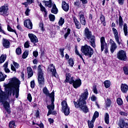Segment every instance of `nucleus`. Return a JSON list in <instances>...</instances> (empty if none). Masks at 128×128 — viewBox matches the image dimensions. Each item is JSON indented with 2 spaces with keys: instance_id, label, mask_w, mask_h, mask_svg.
Returning <instances> with one entry per match:
<instances>
[{
  "instance_id": "412c9836",
  "label": "nucleus",
  "mask_w": 128,
  "mask_h": 128,
  "mask_svg": "<svg viewBox=\"0 0 128 128\" xmlns=\"http://www.w3.org/2000/svg\"><path fill=\"white\" fill-rule=\"evenodd\" d=\"M2 46L5 48H10V42L6 39L3 38Z\"/></svg>"
},
{
  "instance_id": "9d476101",
  "label": "nucleus",
  "mask_w": 128,
  "mask_h": 128,
  "mask_svg": "<svg viewBox=\"0 0 128 128\" xmlns=\"http://www.w3.org/2000/svg\"><path fill=\"white\" fill-rule=\"evenodd\" d=\"M48 72H52V75L53 76L56 78L58 76V73H56V66H54V64H50L48 68Z\"/></svg>"
},
{
  "instance_id": "0e129e2a",
  "label": "nucleus",
  "mask_w": 128,
  "mask_h": 128,
  "mask_svg": "<svg viewBox=\"0 0 128 128\" xmlns=\"http://www.w3.org/2000/svg\"><path fill=\"white\" fill-rule=\"evenodd\" d=\"M28 100L30 102H32V95L30 94H28V97H27Z\"/></svg>"
},
{
  "instance_id": "864d4df0",
  "label": "nucleus",
  "mask_w": 128,
  "mask_h": 128,
  "mask_svg": "<svg viewBox=\"0 0 128 128\" xmlns=\"http://www.w3.org/2000/svg\"><path fill=\"white\" fill-rule=\"evenodd\" d=\"M39 28H40L42 32H44V23L42 22H40Z\"/></svg>"
},
{
  "instance_id": "4d7b16f0",
  "label": "nucleus",
  "mask_w": 128,
  "mask_h": 128,
  "mask_svg": "<svg viewBox=\"0 0 128 128\" xmlns=\"http://www.w3.org/2000/svg\"><path fill=\"white\" fill-rule=\"evenodd\" d=\"M24 48H30V42L27 41L26 42L24 43Z\"/></svg>"
},
{
  "instance_id": "c03bdc74",
  "label": "nucleus",
  "mask_w": 128,
  "mask_h": 128,
  "mask_svg": "<svg viewBox=\"0 0 128 128\" xmlns=\"http://www.w3.org/2000/svg\"><path fill=\"white\" fill-rule=\"evenodd\" d=\"M49 18L50 22H54V20H56V17L54 16V15L52 14H49Z\"/></svg>"
},
{
  "instance_id": "5fc2aeb1",
  "label": "nucleus",
  "mask_w": 128,
  "mask_h": 128,
  "mask_svg": "<svg viewBox=\"0 0 128 128\" xmlns=\"http://www.w3.org/2000/svg\"><path fill=\"white\" fill-rule=\"evenodd\" d=\"M4 76L2 72H0V82H4Z\"/></svg>"
},
{
  "instance_id": "6e6552de",
  "label": "nucleus",
  "mask_w": 128,
  "mask_h": 128,
  "mask_svg": "<svg viewBox=\"0 0 128 128\" xmlns=\"http://www.w3.org/2000/svg\"><path fill=\"white\" fill-rule=\"evenodd\" d=\"M62 110L65 116L70 114V107L68 106L66 101L63 100L62 102Z\"/></svg>"
},
{
  "instance_id": "e2e57ef3",
  "label": "nucleus",
  "mask_w": 128,
  "mask_h": 128,
  "mask_svg": "<svg viewBox=\"0 0 128 128\" xmlns=\"http://www.w3.org/2000/svg\"><path fill=\"white\" fill-rule=\"evenodd\" d=\"M30 86L32 88H34V80H32L30 82Z\"/></svg>"
},
{
  "instance_id": "6e6d98bb",
  "label": "nucleus",
  "mask_w": 128,
  "mask_h": 128,
  "mask_svg": "<svg viewBox=\"0 0 128 128\" xmlns=\"http://www.w3.org/2000/svg\"><path fill=\"white\" fill-rule=\"evenodd\" d=\"M76 80L74 79V76L71 77V78L70 79L68 82L70 84H72Z\"/></svg>"
},
{
  "instance_id": "de8ad7c7",
  "label": "nucleus",
  "mask_w": 128,
  "mask_h": 128,
  "mask_svg": "<svg viewBox=\"0 0 128 128\" xmlns=\"http://www.w3.org/2000/svg\"><path fill=\"white\" fill-rule=\"evenodd\" d=\"M40 10L42 12H44L46 11V8L44 6H42V3L40 4Z\"/></svg>"
},
{
  "instance_id": "f704fd0d",
  "label": "nucleus",
  "mask_w": 128,
  "mask_h": 128,
  "mask_svg": "<svg viewBox=\"0 0 128 128\" xmlns=\"http://www.w3.org/2000/svg\"><path fill=\"white\" fill-rule=\"evenodd\" d=\"M106 108H110L112 106V100L109 98H107L106 100Z\"/></svg>"
},
{
  "instance_id": "f03ea898",
  "label": "nucleus",
  "mask_w": 128,
  "mask_h": 128,
  "mask_svg": "<svg viewBox=\"0 0 128 128\" xmlns=\"http://www.w3.org/2000/svg\"><path fill=\"white\" fill-rule=\"evenodd\" d=\"M88 89H86L84 92L81 94L77 102H74L75 108H80L84 114L88 112V108L86 105V100H88Z\"/></svg>"
},
{
  "instance_id": "4c0bfd02",
  "label": "nucleus",
  "mask_w": 128,
  "mask_h": 128,
  "mask_svg": "<svg viewBox=\"0 0 128 128\" xmlns=\"http://www.w3.org/2000/svg\"><path fill=\"white\" fill-rule=\"evenodd\" d=\"M98 116H99L98 112L97 111H96L94 113V114L92 118L93 122H95L96 118Z\"/></svg>"
},
{
  "instance_id": "b1692460",
  "label": "nucleus",
  "mask_w": 128,
  "mask_h": 128,
  "mask_svg": "<svg viewBox=\"0 0 128 128\" xmlns=\"http://www.w3.org/2000/svg\"><path fill=\"white\" fill-rule=\"evenodd\" d=\"M27 74L28 78H32V76H34V72H32V69L30 66H28L27 68Z\"/></svg>"
},
{
  "instance_id": "cd10ccee",
  "label": "nucleus",
  "mask_w": 128,
  "mask_h": 128,
  "mask_svg": "<svg viewBox=\"0 0 128 128\" xmlns=\"http://www.w3.org/2000/svg\"><path fill=\"white\" fill-rule=\"evenodd\" d=\"M8 62H7L4 64V70L6 74L10 72V70L8 68Z\"/></svg>"
},
{
  "instance_id": "e433bc0d",
  "label": "nucleus",
  "mask_w": 128,
  "mask_h": 128,
  "mask_svg": "<svg viewBox=\"0 0 128 128\" xmlns=\"http://www.w3.org/2000/svg\"><path fill=\"white\" fill-rule=\"evenodd\" d=\"M123 30L124 33V36H128V26L126 25V24H124Z\"/></svg>"
},
{
  "instance_id": "7c9ffc66",
  "label": "nucleus",
  "mask_w": 128,
  "mask_h": 128,
  "mask_svg": "<svg viewBox=\"0 0 128 128\" xmlns=\"http://www.w3.org/2000/svg\"><path fill=\"white\" fill-rule=\"evenodd\" d=\"M104 86L106 88H108L110 86V81L108 80L104 81Z\"/></svg>"
},
{
  "instance_id": "393cba45",
  "label": "nucleus",
  "mask_w": 128,
  "mask_h": 128,
  "mask_svg": "<svg viewBox=\"0 0 128 128\" xmlns=\"http://www.w3.org/2000/svg\"><path fill=\"white\" fill-rule=\"evenodd\" d=\"M51 12L52 14H56L58 12V8H56V4H54L51 10Z\"/></svg>"
},
{
  "instance_id": "f8f14e48",
  "label": "nucleus",
  "mask_w": 128,
  "mask_h": 128,
  "mask_svg": "<svg viewBox=\"0 0 128 128\" xmlns=\"http://www.w3.org/2000/svg\"><path fill=\"white\" fill-rule=\"evenodd\" d=\"M80 24L82 26H86V18L84 17V13L82 12H80L78 14Z\"/></svg>"
},
{
  "instance_id": "9b49d317",
  "label": "nucleus",
  "mask_w": 128,
  "mask_h": 128,
  "mask_svg": "<svg viewBox=\"0 0 128 128\" xmlns=\"http://www.w3.org/2000/svg\"><path fill=\"white\" fill-rule=\"evenodd\" d=\"M0 14L4 16H8L10 13L8 12V6H3L0 8Z\"/></svg>"
},
{
  "instance_id": "680f3d73",
  "label": "nucleus",
  "mask_w": 128,
  "mask_h": 128,
  "mask_svg": "<svg viewBox=\"0 0 128 128\" xmlns=\"http://www.w3.org/2000/svg\"><path fill=\"white\" fill-rule=\"evenodd\" d=\"M10 66H11V70H12L13 72H16V68H14V65L12 64H10Z\"/></svg>"
},
{
  "instance_id": "774afa93",
  "label": "nucleus",
  "mask_w": 128,
  "mask_h": 128,
  "mask_svg": "<svg viewBox=\"0 0 128 128\" xmlns=\"http://www.w3.org/2000/svg\"><path fill=\"white\" fill-rule=\"evenodd\" d=\"M30 12V9L28 8L25 12V14L26 16H28V12Z\"/></svg>"
},
{
  "instance_id": "aec40b11",
  "label": "nucleus",
  "mask_w": 128,
  "mask_h": 128,
  "mask_svg": "<svg viewBox=\"0 0 128 128\" xmlns=\"http://www.w3.org/2000/svg\"><path fill=\"white\" fill-rule=\"evenodd\" d=\"M120 88H121L122 92L124 94H126L128 90V86L126 84H122L120 86Z\"/></svg>"
},
{
  "instance_id": "69168bd1",
  "label": "nucleus",
  "mask_w": 128,
  "mask_h": 128,
  "mask_svg": "<svg viewBox=\"0 0 128 128\" xmlns=\"http://www.w3.org/2000/svg\"><path fill=\"white\" fill-rule=\"evenodd\" d=\"M13 64L14 66H15L16 68H20V65L17 62H14Z\"/></svg>"
},
{
  "instance_id": "09e8293b",
  "label": "nucleus",
  "mask_w": 128,
  "mask_h": 128,
  "mask_svg": "<svg viewBox=\"0 0 128 128\" xmlns=\"http://www.w3.org/2000/svg\"><path fill=\"white\" fill-rule=\"evenodd\" d=\"M70 29L68 28L67 30V32L64 35V38L66 40V38L70 36Z\"/></svg>"
},
{
  "instance_id": "2f4dec72",
  "label": "nucleus",
  "mask_w": 128,
  "mask_h": 128,
  "mask_svg": "<svg viewBox=\"0 0 128 128\" xmlns=\"http://www.w3.org/2000/svg\"><path fill=\"white\" fill-rule=\"evenodd\" d=\"M6 59V55L2 54L0 56V64H2Z\"/></svg>"
},
{
  "instance_id": "72a5a7b5",
  "label": "nucleus",
  "mask_w": 128,
  "mask_h": 128,
  "mask_svg": "<svg viewBox=\"0 0 128 128\" xmlns=\"http://www.w3.org/2000/svg\"><path fill=\"white\" fill-rule=\"evenodd\" d=\"M94 121L92 120V119L91 121L90 120H88V124L89 128H94Z\"/></svg>"
},
{
  "instance_id": "a878e982",
  "label": "nucleus",
  "mask_w": 128,
  "mask_h": 128,
  "mask_svg": "<svg viewBox=\"0 0 128 128\" xmlns=\"http://www.w3.org/2000/svg\"><path fill=\"white\" fill-rule=\"evenodd\" d=\"M42 2L45 4V6H48V8H52V0L48 1L44 0Z\"/></svg>"
},
{
  "instance_id": "4be33fe9",
  "label": "nucleus",
  "mask_w": 128,
  "mask_h": 128,
  "mask_svg": "<svg viewBox=\"0 0 128 128\" xmlns=\"http://www.w3.org/2000/svg\"><path fill=\"white\" fill-rule=\"evenodd\" d=\"M62 8L64 12H68V10H70V6L66 2L62 1Z\"/></svg>"
},
{
  "instance_id": "bf43d9fd",
  "label": "nucleus",
  "mask_w": 128,
  "mask_h": 128,
  "mask_svg": "<svg viewBox=\"0 0 128 128\" xmlns=\"http://www.w3.org/2000/svg\"><path fill=\"white\" fill-rule=\"evenodd\" d=\"M33 56L34 58H38V51H34L33 52Z\"/></svg>"
},
{
  "instance_id": "a18cd8bd",
  "label": "nucleus",
  "mask_w": 128,
  "mask_h": 128,
  "mask_svg": "<svg viewBox=\"0 0 128 128\" xmlns=\"http://www.w3.org/2000/svg\"><path fill=\"white\" fill-rule=\"evenodd\" d=\"M64 24V19L61 17L60 20H59L58 24L59 26H62Z\"/></svg>"
},
{
  "instance_id": "052dcab7",
  "label": "nucleus",
  "mask_w": 128,
  "mask_h": 128,
  "mask_svg": "<svg viewBox=\"0 0 128 128\" xmlns=\"http://www.w3.org/2000/svg\"><path fill=\"white\" fill-rule=\"evenodd\" d=\"M120 114L121 116H128V113L122 111L120 112Z\"/></svg>"
},
{
  "instance_id": "39448f33",
  "label": "nucleus",
  "mask_w": 128,
  "mask_h": 128,
  "mask_svg": "<svg viewBox=\"0 0 128 128\" xmlns=\"http://www.w3.org/2000/svg\"><path fill=\"white\" fill-rule=\"evenodd\" d=\"M112 30L116 42H117L119 46L122 44V38H120V37L118 36V30H116V28H112Z\"/></svg>"
},
{
  "instance_id": "473e14b6",
  "label": "nucleus",
  "mask_w": 128,
  "mask_h": 128,
  "mask_svg": "<svg viewBox=\"0 0 128 128\" xmlns=\"http://www.w3.org/2000/svg\"><path fill=\"white\" fill-rule=\"evenodd\" d=\"M100 20H101L102 24L104 26H106V20L104 16V15H101L100 16Z\"/></svg>"
},
{
  "instance_id": "58836bf2",
  "label": "nucleus",
  "mask_w": 128,
  "mask_h": 128,
  "mask_svg": "<svg viewBox=\"0 0 128 128\" xmlns=\"http://www.w3.org/2000/svg\"><path fill=\"white\" fill-rule=\"evenodd\" d=\"M16 52L18 56L22 54V48L20 47L17 48L16 50Z\"/></svg>"
},
{
  "instance_id": "1a4fd4ad",
  "label": "nucleus",
  "mask_w": 128,
  "mask_h": 128,
  "mask_svg": "<svg viewBox=\"0 0 128 128\" xmlns=\"http://www.w3.org/2000/svg\"><path fill=\"white\" fill-rule=\"evenodd\" d=\"M117 58L118 60H124V62H126L127 58L126 53L122 50H120L117 54Z\"/></svg>"
},
{
  "instance_id": "c756f323",
  "label": "nucleus",
  "mask_w": 128,
  "mask_h": 128,
  "mask_svg": "<svg viewBox=\"0 0 128 128\" xmlns=\"http://www.w3.org/2000/svg\"><path fill=\"white\" fill-rule=\"evenodd\" d=\"M104 120L106 124H110V116L108 115V114H106L104 116Z\"/></svg>"
},
{
  "instance_id": "c9c22d12",
  "label": "nucleus",
  "mask_w": 128,
  "mask_h": 128,
  "mask_svg": "<svg viewBox=\"0 0 128 128\" xmlns=\"http://www.w3.org/2000/svg\"><path fill=\"white\" fill-rule=\"evenodd\" d=\"M75 54H77V56H80V58L82 59V60L84 62V64H85L84 60L82 56V54H80V52H78V48H75Z\"/></svg>"
},
{
  "instance_id": "7ed1b4c3",
  "label": "nucleus",
  "mask_w": 128,
  "mask_h": 128,
  "mask_svg": "<svg viewBox=\"0 0 128 128\" xmlns=\"http://www.w3.org/2000/svg\"><path fill=\"white\" fill-rule=\"evenodd\" d=\"M84 34L86 37L88 42L90 44L91 46L96 48V36L92 34V32L90 31L88 28H86L84 30Z\"/></svg>"
},
{
  "instance_id": "bb28decb",
  "label": "nucleus",
  "mask_w": 128,
  "mask_h": 128,
  "mask_svg": "<svg viewBox=\"0 0 128 128\" xmlns=\"http://www.w3.org/2000/svg\"><path fill=\"white\" fill-rule=\"evenodd\" d=\"M116 24L118 25L119 24V26H122V25L124 24V20H122V17L121 16H119V22H118V20H116Z\"/></svg>"
},
{
  "instance_id": "13d9d810",
  "label": "nucleus",
  "mask_w": 128,
  "mask_h": 128,
  "mask_svg": "<svg viewBox=\"0 0 128 128\" xmlns=\"http://www.w3.org/2000/svg\"><path fill=\"white\" fill-rule=\"evenodd\" d=\"M60 56H62V58H64V48H60Z\"/></svg>"
},
{
  "instance_id": "2eb2a0df",
  "label": "nucleus",
  "mask_w": 128,
  "mask_h": 128,
  "mask_svg": "<svg viewBox=\"0 0 128 128\" xmlns=\"http://www.w3.org/2000/svg\"><path fill=\"white\" fill-rule=\"evenodd\" d=\"M110 50L112 54H114V50H116L118 46H116V44L112 40L110 39Z\"/></svg>"
},
{
  "instance_id": "8fccbe9b",
  "label": "nucleus",
  "mask_w": 128,
  "mask_h": 128,
  "mask_svg": "<svg viewBox=\"0 0 128 128\" xmlns=\"http://www.w3.org/2000/svg\"><path fill=\"white\" fill-rule=\"evenodd\" d=\"M74 6H76V8H80V2L78 0H76L74 2Z\"/></svg>"
},
{
  "instance_id": "ea45409f",
  "label": "nucleus",
  "mask_w": 128,
  "mask_h": 128,
  "mask_svg": "<svg viewBox=\"0 0 128 128\" xmlns=\"http://www.w3.org/2000/svg\"><path fill=\"white\" fill-rule=\"evenodd\" d=\"M7 30L8 32H14L16 34V30L12 29V27L10 25H8Z\"/></svg>"
},
{
  "instance_id": "3c124183",
  "label": "nucleus",
  "mask_w": 128,
  "mask_h": 128,
  "mask_svg": "<svg viewBox=\"0 0 128 128\" xmlns=\"http://www.w3.org/2000/svg\"><path fill=\"white\" fill-rule=\"evenodd\" d=\"M123 71L124 74L128 75V66H124L123 68Z\"/></svg>"
},
{
  "instance_id": "79ce46f5",
  "label": "nucleus",
  "mask_w": 128,
  "mask_h": 128,
  "mask_svg": "<svg viewBox=\"0 0 128 128\" xmlns=\"http://www.w3.org/2000/svg\"><path fill=\"white\" fill-rule=\"evenodd\" d=\"M72 78V76H70V74L68 73L66 74V79L65 82H70V79Z\"/></svg>"
},
{
  "instance_id": "603ef678",
  "label": "nucleus",
  "mask_w": 128,
  "mask_h": 128,
  "mask_svg": "<svg viewBox=\"0 0 128 128\" xmlns=\"http://www.w3.org/2000/svg\"><path fill=\"white\" fill-rule=\"evenodd\" d=\"M117 104L118 106H122V100L120 98H118L116 100Z\"/></svg>"
},
{
  "instance_id": "37998d69",
  "label": "nucleus",
  "mask_w": 128,
  "mask_h": 128,
  "mask_svg": "<svg viewBox=\"0 0 128 128\" xmlns=\"http://www.w3.org/2000/svg\"><path fill=\"white\" fill-rule=\"evenodd\" d=\"M28 56V51L26 50L22 54V58H26Z\"/></svg>"
},
{
  "instance_id": "f257e3e1",
  "label": "nucleus",
  "mask_w": 128,
  "mask_h": 128,
  "mask_svg": "<svg viewBox=\"0 0 128 128\" xmlns=\"http://www.w3.org/2000/svg\"><path fill=\"white\" fill-rule=\"evenodd\" d=\"M20 84V81L16 78H13L10 80L9 83L5 86V93L0 89V102L3 104L4 108L9 114H10V103L8 102H4V100H8L12 96V94L13 96L16 94V98H18Z\"/></svg>"
},
{
  "instance_id": "4468645a",
  "label": "nucleus",
  "mask_w": 128,
  "mask_h": 128,
  "mask_svg": "<svg viewBox=\"0 0 128 128\" xmlns=\"http://www.w3.org/2000/svg\"><path fill=\"white\" fill-rule=\"evenodd\" d=\"M28 36L30 38L31 42L33 44H36V42H38V40L36 35L33 34H28Z\"/></svg>"
},
{
  "instance_id": "5701e85b",
  "label": "nucleus",
  "mask_w": 128,
  "mask_h": 128,
  "mask_svg": "<svg viewBox=\"0 0 128 128\" xmlns=\"http://www.w3.org/2000/svg\"><path fill=\"white\" fill-rule=\"evenodd\" d=\"M72 20H74V22L75 24V26L76 28H80L82 25H80V23L78 20V19H76V16H73Z\"/></svg>"
},
{
  "instance_id": "20e7f679",
  "label": "nucleus",
  "mask_w": 128,
  "mask_h": 128,
  "mask_svg": "<svg viewBox=\"0 0 128 128\" xmlns=\"http://www.w3.org/2000/svg\"><path fill=\"white\" fill-rule=\"evenodd\" d=\"M81 52L84 56L88 58H92V56L94 54V50L88 44H85L84 46H82Z\"/></svg>"
},
{
  "instance_id": "6ab92c4d",
  "label": "nucleus",
  "mask_w": 128,
  "mask_h": 128,
  "mask_svg": "<svg viewBox=\"0 0 128 128\" xmlns=\"http://www.w3.org/2000/svg\"><path fill=\"white\" fill-rule=\"evenodd\" d=\"M72 86L74 88H80V86H82V80H80V79L75 80V82H74Z\"/></svg>"
},
{
  "instance_id": "dca6fc26",
  "label": "nucleus",
  "mask_w": 128,
  "mask_h": 128,
  "mask_svg": "<svg viewBox=\"0 0 128 128\" xmlns=\"http://www.w3.org/2000/svg\"><path fill=\"white\" fill-rule=\"evenodd\" d=\"M24 26L29 30L32 29V23L30 20H26L24 21Z\"/></svg>"
},
{
  "instance_id": "c85d7f7f",
  "label": "nucleus",
  "mask_w": 128,
  "mask_h": 128,
  "mask_svg": "<svg viewBox=\"0 0 128 128\" xmlns=\"http://www.w3.org/2000/svg\"><path fill=\"white\" fill-rule=\"evenodd\" d=\"M38 76L44 75V72H42V65H39L38 68Z\"/></svg>"
},
{
  "instance_id": "49530a36",
  "label": "nucleus",
  "mask_w": 128,
  "mask_h": 128,
  "mask_svg": "<svg viewBox=\"0 0 128 128\" xmlns=\"http://www.w3.org/2000/svg\"><path fill=\"white\" fill-rule=\"evenodd\" d=\"M68 62L70 66H74V60H72V58H70L68 60Z\"/></svg>"
},
{
  "instance_id": "a19ab883",
  "label": "nucleus",
  "mask_w": 128,
  "mask_h": 128,
  "mask_svg": "<svg viewBox=\"0 0 128 128\" xmlns=\"http://www.w3.org/2000/svg\"><path fill=\"white\" fill-rule=\"evenodd\" d=\"M8 126H9V128H16V124H15L14 121V120L10 121L9 123Z\"/></svg>"
},
{
  "instance_id": "423d86ee",
  "label": "nucleus",
  "mask_w": 128,
  "mask_h": 128,
  "mask_svg": "<svg viewBox=\"0 0 128 128\" xmlns=\"http://www.w3.org/2000/svg\"><path fill=\"white\" fill-rule=\"evenodd\" d=\"M54 100L52 102V104L47 106V108L48 110V113L47 114L48 116L52 114L53 116H56V112L54 111Z\"/></svg>"
},
{
  "instance_id": "0eeeda50",
  "label": "nucleus",
  "mask_w": 128,
  "mask_h": 128,
  "mask_svg": "<svg viewBox=\"0 0 128 128\" xmlns=\"http://www.w3.org/2000/svg\"><path fill=\"white\" fill-rule=\"evenodd\" d=\"M100 46H101V52H104V50H105L104 52L106 54L108 52V44L106 42V40L104 37H101L100 39Z\"/></svg>"
},
{
  "instance_id": "338daca9",
  "label": "nucleus",
  "mask_w": 128,
  "mask_h": 128,
  "mask_svg": "<svg viewBox=\"0 0 128 128\" xmlns=\"http://www.w3.org/2000/svg\"><path fill=\"white\" fill-rule=\"evenodd\" d=\"M91 100H92V102H95V100H96V97L92 95L91 97Z\"/></svg>"
},
{
  "instance_id": "a211bd4d",
  "label": "nucleus",
  "mask_w": 128,
  "mask_h": 128,
  "mask_svg": "<svg viewBox=\"0 0 128 128\" xmlns=\"http://www.w3.org/2000/svg\"><path fill=\"white\" fill-rule=\"evenodd\" d=\"M118 126L120 128H128V124L124 122V120L120 119L118 123Z\"/></svg>"
},
{
  "instance_id": "f3484780",
  "label": "nucleus",
  "mask_w": 128,
  "mask_h": 128,
  "mask_svg": "<svg viewBox=\"0 0 128 128\" xmlns=\"http://www.w3.org/2000/svg\"><path fill=\"white\" fill-rule=\"evenodd\" d=\"M38 84L40 86H42L44 84V75H38Z\"/></svg>"
},
{
  "instance_id": "ddd939ff",
  "label": "nucleus",
  "mask_w": 128,
  "mask_h": 128,
  "mask_svg": "<svg viewBox=\"0 0 128 128\" xmlns=\"http://www.w3.org/2000/svg\"><path fill=\"white\" fill-rule=\"evenodd\" d=\"M43 92L46 96H50L52 98V102L53 100L54 101V92H52L50 94V92H48V88L45 87L43 88Z\"/></svg>"
}]
</instances>
